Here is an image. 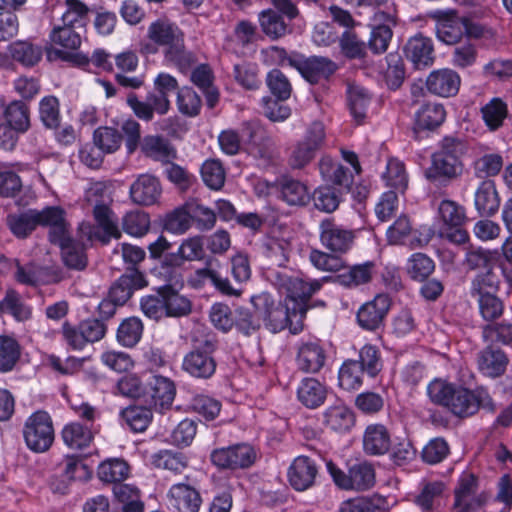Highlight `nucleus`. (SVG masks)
<instances>
[{"instance_id": "nucleus-38", "label": "nucleus", "mask_w": 512, "mask_h": 512, "mask_svg": "<svg viewBox=\"0 0 512 512\" xmlns=\"http://www.w3.org/2000/svg\"><path fill=\"white\" fill-rule=\"evenodd\" d=\"M156 292L163 295L166 316L182 317L191 312L192 303L190 299L180 294L175 287H171V285H162L156 289Z\"/></svg>"}, {"instance_id": "nucleus-34", "label": "nucleus", "mask_w": 512, "mask_h": 512, "mask_svg": "<svg viewBox=\"0 0 512 512\" xmlns=\"http://www.w3.org/2000/svg\"><path fill=\"white\" fill-rule=\"evenodd\" d=\"M280 198L290 206H305L311 197L306 184L289 176H282L277 181Z\"/></svg>"}, {"instance_id": "nucleus-18", "label": "nucleus", "mask_w": 512, "mask_h": 512, "mask_svg": "<svg viewBox=\"0 0 512 512\" xmlns=\"http://www.w3.org/2000/svg\"><path fill=\"white\" fill-rule=\"evenodd\" d=\"M390 307V297L387 294H377L371 301L364 303L358 309L357 323L364 330L377 331L384 325Z\"/></svg>"}, {"instance_id": "nucleus-33", "label": "nucleus", "mask_w": 512, "mask_h": 512, "mask_svg": "<svg viewBox=\"0 0 512 512\" xmlns=\"http://www.w3.org/2000/svg\"><path fill=\"white\" fill-rule=\"evenodd\" d=\"M191 82L196 85L204 94L206 105L213 109L219 102V90L214 85V73L208 64H196L188 72Z\"/></svg>"}, {"instance_id": "nucleus-52", "label": "nucleus", "mask_w": 512, "mask_h": 512, "mask_svg": "<svg viewBox=\"0 0 512 512\" xmlns=\"http://www.w3.org/2000/svg\"><path fill=\"white\" fill-rule=\"evenodd\" d=\"M6 123L17 132L25 133L31 126L30 107L24 101L14 100L4 110Z\"/></svg>"}, {"instance_id": "nucleus-54", "label": "nucleus", "mask_w": 512, "mask_h": 512, "mask_svg": "<svg viewBox=\"0 0 512 512\" xmlns=\"http://www.w3.org/2000/svg\"><path fill=\"white\" fill-rule=\"evenodd\" d=\"M387 68L383 77L390 90L399 89L406 77V69L403 58L398 52H391L385 57Z\"/></svg>"}, {"instance_id": "nucleus-19", "label": "nucleus", "mask_w": 512, "mask_h": 512, "mask_svg": "<svg viewBox=\"0 0 512 512\" xmlns=\"http://www.w3.org/2000/svg\"><path fill=\"white\" fill-rule=\"evenodd\" d=\"M328 352L324 343L319 339L302 341L297 349V368L310 374L319 373L325 366Z\"/></svg>"}, {"instance_id": "nucleus-13", "label": "nucleus", "mask_w": 512, "mask_h": 512, "mask_svg": "<svg viewBox=\"0 0 512 512\" xmlns=\"http://www.w3.org/2000/svg\"><path fill=\"white\" fill-rule=\"evenodd\" d=\"M290 66L312 85L328 80L339 68L338 64L328 57L317 55L305 57L298 53L290 59Z\"/></svg>"}, {"instance_id": "nucleus-42", "label": "nucleus", "mask_w": 512, "mask_h": 512, "mask_svg": "<svg viewBox=\"0 0 512 512\" xmlns=\"http://www.w3.org/2000/svg\"><path fill=\"white\" fill-rule=\"evenodd\" d=\"M324 424L337 433H347L355 425L353 411L343 404L330 406L323 414Z\"/></svg>"}, {"instance_id": "nucleus-8", "label": "nucleus", "mask_w": 512, "mask_h": 512, "mask_svg": "<svg viewBox=\"0 0 512 512\" xmlns=\"http://www.w3.org/2000/svg\"><path fill=\"white\" fill-rule=\"evenodd\" d=\"M325 126L321 121L311 122L302 136L290 149L287 163L293 170L308 166L326 146Z\"/></svg>"}, {"instance_id": "nucleus-49", "label": "nucleus", "mask_w": 512, "mask_h": 512, "mask_svg": "<svg viewBox=\"0 0 512 512\" xmlns=\"http://www.w3.org/2000/svg\"><path fill=\"white\" fill-rule=\"evenodd\" d=\"M343 192L330 184L317 187L312 196L315 209L324 213L336 211L342 201Z\"/></svg>"}, {"instance_id": "nucleus-14", "label": "nucleus", "mask_w": 512, "mask_h": 512, "mask_svg": "<svg viewBox=\"0 0 512 512\" xmlns=\"http://www.w3.org/2000/svg\"><path fill=\"white\" fill-rule=\"evenodd\" d=\"M319 238L322 246L334 254L348 253L355 242V231L336 223L332 217L324 218L319 224Z\"/></svg>"}, {"instance_id": "nucleus-40", "label": "nucleus", "mask_w": 512, "mask_h": 512, "mask_svg": "<svg viewBox=\"0 0 512 512\" xmlns=\"http://www.w3.org/2000/svg\"><path fill=\"white\" fill-rule=\"evenodd\" d=\"M369 91L359 85H349L347 89V102L351 116L357 125L365 123L367 110L371 102Z\"/></svg>"}, {"instance_id": "nucleus-2", "label": "nucleus", "mask_w": 512, "mask_h": 512, "mask_svg": "<svg viewBox=\"0 0 512 512\" xmlns=\"http://www.w3.org/2000/svg\"><path fill=\"white\" fill-rule=\"evenodd\" d=\"M160 49L163 63L182 74H188L198 62L197 55L186 47L184 31L168 18H158L149 24L138 50L141 55L148 57L157 54Z\"/></svg>"}, {"instance_id": "nucleus-30", "label": "nucleus", "mask_w": 512, "mask_h": 512, "mask_svg": "<svg viewBox=\"0 0 512 512\" xmlns=\"http://www.w3.org/2000/svg\"><path fill=\"white\" fill-rule=\"evenodd\" d=\"M501 199L494 180L481 181L474 193V205L481 217H492L500 208Z\"/></svg>"}, {"instance_id": "nucleus-12", "label": "nucleus", "mask_w": 512, "mask_h": 512, "mask_svg": "<svg viewBox=\"0 0 512 512\" xmlns=\"http://www.w3.org/2000/svg\"><path fill=\"white\" fill-rule=\"evenodd\" d=\"M209 459L218 470H243L255 463L257 452L249 443L241 442L213 449Z\"/></svg>"}, {"instance_id": "nucleus-46", "label": "nucleus", "mask_w": 512, "mask_h": 512, "mask_svg": "<svg viewBox=\"0 0 512 512\" xmlns=\"http://www.w3.org/2000/svg\"><path fill=\"white\" fill-rule=\"evenodd\" d=\"M504 158L500 153H484L472 162L473 174L476 178L493 180L503 169Z\"/></svg>"}, {"instance_id": "nucleus-39", "label": "nucleus", "mask_w": 512, "mask_h": 512, "mask_svg": "<svg viewBox=\"0 0 512 512\" xmlns=\"http://www.w3.org/2000/svg\"><path fill=\"white\" fill-rule=\"evenodd\" d=\"M260 251L271 266L268 270L274 269L273 266L282 268L289 259L290 243L285 239L268 237L262 242Z\"/></svg>"}, {"instance_id": "nucleus-55", "label": "nucleus", "mask_w": 512, "mask_h": 512, "mask_svg": "<svg viewBox=\"0 0 512 512\" xmlns=\"http://www.w3.org/2000/svg\"><path fill=\"white\" fill-rule=\"evenodd\" d=\"M444 492V483L441 481L427 482L415 496L414 503L422 512H433L439 505Z\"/></svg>"}, {"instance_id": "nucleus-3", "label": "nucleus", "mask_w": 512, "mask_h": 512, "mask_svg": "<svg viewBox=\"0 0 512 512\" xmlns=\"http://www.w3.org/2000/svg\"><path fill=\"white\" fill-rule=\"evenodd\" d=\"M427 395L432 403L445 407L451 414L461 419L474 416L480 408L491 413L497 409L488 389L483 386L469 389L436 378L428 384Z\"/></svg>"}, {"instance_id": "nucleus-45", "label": "nucleus", "mask_w": 512, "mask_h": 512, "mask_svg": "<svg viewBox=\"0 0 512 512\" xmlns=\"http://www.w3.org/2000/svg\"><path fill=\"white\" fill-rule=\"evenodd\" d=\"M258 23L263 34L272 41L284 37L289 32L284 18L272 8L264 9L258 14Z\"/></svg>"}, {"instance_id": "nucleus-62", "label": "nucleus", "mask_w": 512, "mask_h": 512, "mask_svg": "<svg viewBox=\"0 0 512 512\" xmlns=\"http://www.w3.org/2000/svg\"><path fill=\"white\" fill-rule=\"evenodd\" d=\"M481 114L489 130L496 131L508 115L507 104L500 98H493L481 108Z\"/></svg>"}, {"instance_id": "nucleus-4", "label": "nucleus", "mask_w": 512, "mask_h": 512, "mask_svg": "<svg viewBox=\"0 0 512 512\" xmlns=\"http://www.w3.org/2000/svg\"><path fill=\"white\" fill-rule=\"evenodd\" d=\"M466 151L464 141L445 136L431 154L430 165L424 170L425 179L436 187H446L458 180L465 169L463 157Z\"/></svg>"}, {"instance_id": "nucleus-15", "label": "nucleus", "mask_w": 512, "mask_h": 512, "mask_svg": "<svg viewBox=\"0 0 512 512\" xmlns=\"http://www.w3.org/2000/svg\"><path fill=\"white\" fill-rule=\"evenodd\" d=\"M60 233L55 238L50 237L49 242L61 249L63 263L69 269L83 270L87 266L85 246L82 242L74 240L71 236L70 224L66 216L60 223Z\"/></svg>"}, {"instance_id": "nucleus-51", "label": "nucleus", "mask_w": 512, "mask_h": 512, "mask_svg": "<svg viewBox=\"0 0 512 512\" xmlns=\"http://www.w3.org/2000/svg\"><path fill=\"white\" fill-rule=\"evenodd\" d=\"M341 54L348 60H362L367 57V44L353 30H345L338 38Z\"/></svg>"}, {"instance_id": "nucleus-36", "label": "nucleus", "mask_w": 512, "mask_h": 512, "mask_svg": "<svg viewBox=\"0 0 512 512\" xmlns=\"http://www.w3.org/2000/svg\"><path fill=\"white\" fill-rule=\"evenodd\" d=\"M327 398V389L319 380L306 377L302 379L297 388L298 401L309 409H316L324 404Z\"/></svg>"}, {"instance_id": "nucleus-64", "label": "nucleus", "mask_w": 512, "mask_h": 512, "mask_svg": "<svg viewBox=\"0 0 512 512\" xmlns=\"http://www.w3.org/2000/svg\"><path fill=\"white\" fill-rule=\"evenodd\" d=\"M384 502L379 495L351 498L340 504L339 512H384Z\"/></svg>"}, {"instance_id": "nucleus-47", "label": "nucleus", "mask_w": 512, "mask_h": 512, "mask_svg": "<svg viewBox=\"0 0 512 512\" xmlns=\"http://www.w3.org/2000/svg\"><path fill=\"white\" fill-rule=\"evenodd\" d=\"M184 269L185 264L181 261V258L172 252L166 253L164 255V258L161 260L159 266L155 270L158 276L163 278V280L166 282L165 285H171V287H175L177 285L183 284Z\"/></svg>"}, {"instance_id": "nucleus-61", "label": "nucleus", "mask_w": 512, "mask_h": 512, "mask_svg": "<svg viewBox=\"0 0 512 512\" xmlns=\"http://www.w3.org/2000/svg\"><path fill=\"white\" fill-rule=\"evenodd\" d=\"M350 490L364 491L375 484V471L373 466L366 462H359L349 467Z\"/></svg>"}, {"instance_id": "nucleus-50", "label": "nucleus", "mask_w": 512, "mask_h": 512, "mask_svg": "<svg viewBox=\"0 0 512 512\" xmlns=\"http://www.w3.org/2000/svg\"><path fill=\"white\" fill-rule=\"evenodd\" d=\"M390 192L404 194L408 188V174L403 162L396 158H390L386 165V171L382 175Z\"/></svg>"}, {"instance_id": "nucleus-6", "label": "nucleus", "mask_w": 512, "mask_h": 512, "mask_svg": "<svg viewBox=\"0 0 512 512\" xmlns=\"http://www.w3.org/2000/svg\"><path fill=\"white\" fill-rule=\"evenodd\" d=\"M501 275L494 268L477 273L470 282L469 295L478 306V312L486 323L500 319L504 313V302L498 296Z\"/></svg>"}, {"instance_id": "nucleus-63", "label": "nucleus", "mask_w": 512, "mask_h": 512, "mask_svg": "<svg viewBox=\"0 0 512 512\" xmlns=\"http://www.w3.org/2000/svg\"><path fill=\"white\" fill-rule=\"evenodd\" d=\"M481 329V336L485 342L502 345H510L512 343V323L508 321L488 322Z\"/></svg>"}, {"instance_id": "nucleus-32", "label": "nucleus", "mask_w": 512, "mask_h": 512, "mask_svg": "<svg viewBox=\"0 0 512 512\" xmlns=\"http://www.w3.org/2000/svg\"><path fill=\"white\" fill-rule=\"evenodd\" d=\"M140 150L145 157L168 164L177 158V151L170 141L159 135H146L142 138Z\"/></svg>"}, {"instance_id": "nucleus-28", "label": "nucleus", "mask_w": 512, "mask_h": 512, "mask_svg": "<svg viewBox=\"0 0 512 512\" xmlns=\"http://www.w3.org/2000/svg\"><path fill=\"white\" fill-rule=\"evenodd\" d=\"M319 172L324 181L337 187L340 191L349 192L354 182L350 169L339 162L334 161L330 156L323 155L318 163Z\"/></svg>"}, {"instance_id": "nucleus-16", "label": "nucleus", "mask_w": 512, "mask_h": 512, "mask_svg": "<svg viewBox=\"0 0 512 512\" xmlns=\"http://www.w3.org/2000/svg\"><path fill=\"white\" fill-rule=\"evenodd\" d=\"M93 215L98 227L84 224L80 227L81 232L87 235L88 241L96 239L102 244H107L111 238L119 239L121 237L117 220L107 203L96 204L93 209Z\"/></svg>"}, {"instance_id": "nucleus-60", "label": "nucleus", "mask_w": 512, "mask_h": 512, "mask_svg": "<svg viewBox=\"0 0 512 512\" xmlns=\"http://www.w3.org/2000/svg\"><path fill=\"white\" fill-rule=\"evenodd\" d=\"M113 493L122 504V512H144V503L140 499V491L129 484L114 485Z\"/></svg>"}, {"instance_id": "nucleus-17", "label": "nucleus", "mask_w": 512, "mask_h": 512, "mask_svg": "<svg viewBox=\"0 0 512 512\" xmlns=\"http://www.w3.org/2000/svg\"><path fill=\"white\" fill-rule=\"evenodd\" d=\"M176 395L173 380L161 375H151L146 379L144 401L156 411L170 409Z\"/></svg>"}, {"instance_id": "nucleus-59", "label": "nucleus", "mask_w": 512, "mask_h": 512, "mask_svg": "<svg viewBox=\"0 0 512 512\" xmlns=\"http://www.w3.org/2000/svg\"><path fill=\"white\" fill-rule=\"evenodd\" d=\"M150 407L132 405L121 410V417L134 432H143L152 421L153 413Z\"/></svg>"}, {"instance_id": "nucleus-7", "label": "nucleus", "mask_w": 512, "mask_h": 512, "mask_svg": "<svg viewBox=\"0 0 512 512\" xmlns=\"http://www.w3.org/2000/svg\"><path fill=\"white\" fill-rule=\"evenodd\" d=\"M66 212L59 206H47L42 210L27 209L8 214L6 224L10 232L18 239H26L37 227H47L48 239L55 238L61 231L60 223Z\"/></svg>"}, {"instance_id": "nucleus-11", "label": "nucleus", "mask_w": 512, "mask_h": 512, "mask_svg": "<svg viewBox=\"0 0 512 512\" xmlns=\"http://www.w3.org/2000/svg\"><path fill=\"white\" fill-rule=\"evenodd\" d=\"M54 436L52 418L46 411L38 410L26 419L23 437L31 451L46 452L52 446Z\"/></svg>"}, {"instance_id": "nucleus-48", "label": "nucleus", "mask_w": 512, "mask_h": 512, "mask_svg": "<svg viewBox=\"0 0 512 512\" xmlns=\"http://www.w3.org/2000/svg\"><path fill=\"white\" fill-rule=\"evenodd\" d=\"M129 464L122 458H110L101 462L97 469V475L102 482L121 484L128 478Z\"/></svg>"}, {"instance_id": "nucleus-58", "label": "nucleus", "mask_w": 512, "mask_h": 512, "mask_svg": "<svg viewBox=\"0 0 512 512\" xmlns=\"http://www.w3.org/2000/svg\"><path fill=\"white\" fill-rule=\"evenodd\" d=\"M355 362L370 378H375L383 368L381 352L372 344H366L359 350L358 359H355Z\"/></svg>"}, {"instance_id": "nucleus-23", "label": "nucleus", "mask_w": 512, "mask_h": 512, "mask_svg": "<svg viewBox=\"0 0 512 512\" xmlns=\"http://www.w3.org/2000/svg\"><path fill=\"white\" fill-rule=\"evenodd\" d=\"M170 504L179 512H198L202 503L200 492L185 476L184 482L173 484L167 494Z\"/></svg>"}, {"instance_id": "nucleus-20", "label": "nucleus", "mask_w": 512, "mask_h": 512, "mask_svg": "<svg viewBox=\"0 0 512 512\" xmlns=\"http://www.w3.org/2000/svg\"><path fill=\"white\" fill-rule=\"evenodd\" d=\"M148 286L145 274L138 268H126L125 272L112 283L108 297L116 304L124 305L135 291Z\"/></svg>"}, {"instance_id": "nucleus-31", "label": "nucleus", "mask_w": 512, "mask_h": 512, "mask_svg": "<svg viewBox=\"0 0 512 512\" xmlns=\"http://www.w3.org/2000/svg\"><path fill=\"white\" fill-rule=\"evenodd\" d=\"M438 39L448 45L459 43L465 34V17L456 12H446L438 18L436 23Z\"/></svg>"}, {"instance_id": "nucleus-22", "label": "nucleus", "mask_w": 512, "mask_h": 512, "mask_svg": "<svg viewBox=\"0 0 512 512\" xmlns=\"http://www.w3.org/2000/svg\"><path fill=\"white\" fill-rule=\"evenodd\" d=\"M319 474L317 462L305 455L297 456L290 464L287 477L289 484L296 491H306L316 484Z\"/></svg>"}, {"instance_id": "nucleus-56", "label": "nucleus", "mask_w": 512, "mask_h": 512, "mask_svg": "<svg viewBox=\"0 0 512 512\" xmlns=\"http://www.w3.org/2000/svg\"><path fill=\"white\" fill-rule=\"evenodd\" d=\"M435 270V262L428 255L416 252L407 260L406 273L413 281H425Z\"/></svg>"}, {"instance_id": "nucleus-41", "label": "nucleus", "mask_w": 512, "mask_h": 512, "mask_svg": "<svg viewBox=\"0 0 512 512\" xmlns=\"http://www.w3.org/2000/svg\"><path fill=\"white\" fill-rule=\"evenodd\" d=\"M8 51L13 61L26 68L36 66L43 56V49L40 45L26 40L12 42Z\"/></svg>"}, {"instance_id": "nucleus-53", "label": "nucleus", "mask_w": 512, "mask_h": 512, "mask_svg": "<svg viewBox=\"0 0 512 512\" xmlns=\"http://www.w3.org/2000/svg\"><path fill=\"white\" fill-rule=\"evenodd\" d=\"M83 31L81 28L66 26L62 23L52 29L49 39L52 44L62 47L65 51H74L81 45V32Z\"/></svg>"}, {"instance_id": "nucleus-57", "label": "nucleus", "mask_w": 512, "mask_h": 512, "mask_svg": "<svg viewBox=\"0 0 512 512\" xmlns=\"http://www.w3.org/2000/svg\"><path fill=\"white\" fill-rule=\"evenodd\" d=\"M366 372L355 362V359L345 360L338 372L339 386L346 390H358L363 385Z\"/></svg>"}, {"instance_id": "nucleus-25", "label": "nucleus", "mask_w": 512, "mask_h": 512, "mask_svg": "<svg viewBox=\"0 0 512 512\" xmlns=\"http://www.w3.org/2000/svg\"><path fill=\"white\" fill-rule=\"evenodd\" d=\"M404 55L415 69H423L434 63V46L431 38L422 34L410 37L403 48Z\"/></svg>"}, {"instance_id": "nucleus-35", "label": "nucleus", "mask_w": 512, "mask_h": 512, "mask_svg": "<svg viewBox=\"0 0 512 512\" xmlns=\"http://www.w3.org/2000/svg\"><path fill=\"white\" fill-rule=\"evenodd\" d=\"M477 363L484 375L495 378L506 371L508 357L501 349L489 345L478 354Z\"/></svg>"}, {"instance_id": "nucleus-5", "label": "nucleus", "mask_w": 512, "mask_h": 512, "mask_svg": "<svg viewBox=\"0 0 512 512\" xmlns=\"http://www.w3.org/2000/svg\"><path fill=\"white\" fill-rule=\"evenodd\" d=\"M218 345L217 336L213 332H194L191 336V350L184 355L181 369L195 379L212 378L217 368L215 353Z\"/></svg>"}, {"instance_id": "nucleus-9", "label": "nucleus", "mask_w": 512, "mask_h": 512, "mask_svg": "<svg viewBox=\"0 0 512 512\" xmlns=\"http://www.w3.org/2000/svg\"><path fill=\"white\" fill-rule=\"evenodd\" d=\"M454 502L451 512H485L489 495L480 489L478 477L464 471L454 488Z\"/></svg>"}, {"instance_id": "nucleus-26", "label": "nucleus", "mask_w": 512, "mask_h": 512, "mask_svg": "<svg viewBox=\"0 0 512 512\" xmlns=\"http://www.w3.org/2000/svg\"><path fill=\"white\" fill-rule=\"evenodd\" d=\"M460 84L459 74L449 68L434 70L426 79L427 90L433 95L445 98L455 96Z\"/></svg>"}, {"instance_id": "nucleus-43", "label": "nucleus", "mask_w": 512, "mask_h": 512, "mask_svg": "<svg viewBox=\"0 0 512 512\" xmlns=\"http://www.w3.org/2000/svg\"><path fill=\"white\" fill-rule=\"evenodd\" d=\"M151 463L155 468L168 470L174 474H181L188 468L189 459L181 451L163 449L151 455Z\"/></svg>"}, {"instance_id": "nucleus-29", "label": "nucleus", "mask_w": 512, "mask_h": 512, "mask_svg": "<svg viewBox=\"0 0 512 512\" xmlns=\"http://www.w3.org/2000/svg\"><path fill=\"white\" fill-rule=\"evenodd\" d=\"M362 442L365 454L382 456L389 452L391 448V433L384 424H369L363 433Z\"/></svg>"}, {"instance_id": "nucleus-44", "label": "nucleus", "mask_w": 512, "mask_h": 512, "mask_svg": "<svg viewBox=\"0 0 512 512\" xmlns=\"http://www.w3.org/2000/svg\"><path fill=\"white\" fill-rule=\"evenodd\" d=\"M375 273V263L367 261L362 264H355L347 267L341 274L337 275V282L348 288L358 287L367 284L372 280Z\"/></svg>"}, {"instance_id": "nucleus-24", "label": "nucleus", "mask_w": 512, "mask_h": 512, "mask_svg": "<svg viewBox=\"0 0 512 512\" xmlns=\"http://www.w3.org/2000/svg\"><path fill=\"white\" fill-rule=\"evenodd\" d=\"M131 200L141 206H150L157 203L162 195V185L156 176L141 174L130 186Z\"/></svg>"}, {"instance_id": "nucleus-21", "label": "nucleus", "mask_w": 512, "mask_h": 512, "mask_svg": "<svg viewBox=\"0 0 512 512\" xmlns=\"http://www.w3.org/2000/svg\"><path fill=\"white\" fill-rule=\"evenodd\" d=\"M127 105L137 118L150 122L154 114L166 115L171 109V101L167 97L157 95L154 91L148 92L145 100H139L138 96L131 92L127 95Z\"/></svg>"}, {"instance_id": "nucleus-37", "label": "nucleus", "mask_w": 512, "mask_h": 512, "mask_svg": "<svg viewBox=\"0 0 512 512\" xmlns=\"http://www.w3.org/2000/svg\"><path fill=\"white\" fill-rule=\"evenodd\" d=\"M98 429L86 427L80 422H71L66 424L62 431L61 437L65 445L71 449L82 450L87 448Z\"/></svg>"}, {"instance_id": "nucleus-10", "label": "nucleus", "mask_w": 512, "mask_h": 512, "mask_svg": "<svg viewBox=\"0 0 512 512\" xmlns=\"http://www.w3.org/2000/svg\"><path fill=\"white\" fill-rule=\"evenodd\" d=\"M438 214L442 221L439 236L454 244H464L469 240V234L464 229L467 221L465 208L450 199H444L438 207Z\"/></svg>"}, {"instance_id": "nucleus-1", "label": "nucleus", "mask_w": 512, "mask_h": 512, "mask_svg": "<svg viewBox=\"0 0 512 512\" xmlns=\"http://www.w3.org/2000/svg\"><path fill=\"white\" fill-rule=\"evenodd\" d=\"M267 279L286 294L284 304L277 301L264 324L273 333L286 328L296 335L304 328L306 313L311 307L309 301L330 278L305 280L300 274L291 270L269 269Z\"/></svg>"}, {"instance_id": "nucleus-27", "label": "nucleus", "mask_w": 512, "mask_h": 512, "mask_svg": "<svg viewBox=\"0 0 512 512\" xmlns=\"http://www.w3.org/2000/svg\"><path fill=\"white\" fill-rule=\"evenodd\" d=\"M447 112L443 104L427 101L416 110L413 119V131H435L446 120Z\"/></svg>"}]
</instances>
